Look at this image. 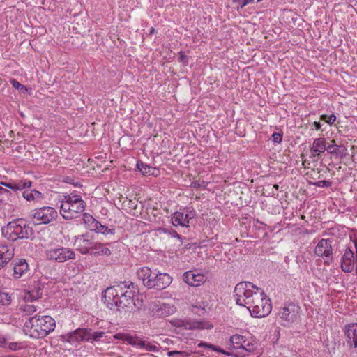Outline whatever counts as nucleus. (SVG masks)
<instances>
[{
  "label": "nucleus",
  "mask_w": 357,
  "mask_h": 357,
  "mask_svg": "<svg viewBox=\"0 0 357 357\" xmlns=\"http://www.w3.org/2000/svg\"><path fill=\"white\" fill-rule=\"evenodd\" d=\"M274 188H275L276 190H278V185H277V184L274 185Z\"/></svg>",
  "instance_id": "obj_59"
},
{
  "label": "nucleus",
  "mask_w": 357,
  "mask_h": 357,
  "mask_svg": "<svg viewBox=\"0 0 357 357\" xmlns=\"http://www.w3.org/2000/svg\"><path fill=\"white\" fill-rule=\"evenodd\" d=\"M91 253L98 255L109 256L111 255V250L105 244L99 242H94Z\"/></svg>",
  "instance_id": "obj_25"
},
{
  "label": "nucleus",
  "mask_w": 357,
  "mask_h": 357,
  "mask_svg": "<svg viewBox=\"0 0 357 357\" xmlns=\"http://www.w3.org/2000/svg\"><path fill=\"white\" fill-rule=\"evenodd\" d=\"M137 276L148 289L162 290L169 287L172 282V278L169 274L153 271L149 267L139 268L137 271Z\"/></svg>",
  "instance_id": "obj_3"
},
{
  "label": "nucleus",
  "mask_w": 357,
  "mask_h": 357,
  "mask_svg": "<svg viewBox=\"0 0 357 357\" xmlns=\"http://www.w3.org/2000/svg\"><path fill=\"white\" fill-rule=\"evenodd\" d=\"M332 241L330 239H321L314 248V253L324 260V264L330 265L333 261V254Z\"/></svg>",
  "instance_id": "obj_12"
},
{
  "label": "nucleus",
  "mask_w": 357,
  "mask_h": 357,
  "mask_svg": "<svg viewBox=\"0 0 357 357\" xmlns=\"http://www.w3.org/2000/svg\"><path fill=\"white\" fill-rule=\"evenodd\" d=\"M251 315L255 317H265L271 312V300L261 289L257 288L252 298L246 303Z\"/></svg>",
  "instance_id": "obj_5"
},
{
  "label": "nucleus",
  "mask_w": 357,
  "mask_h": 357,
  "mask_svg": "<svg viewBox=\"0 0 357 357\" xmlns=\"http://www.w3.org/2000/svg\"><path fill=\"white\" fill-rule=\"evenodd\" d=\"M272 139L273 141L275 142V143H280L282 142V135L280 134V133H278V132H274L273 135H272Z\"/></svg>",
  "instance_id": "obj_46"
},
{
  "label": "nucleus",
  "mask_w": 357,
  "mask_h": 357,
  "mask_svg": "<svg viewBox=\"0 0 357 357\" xmlns=\"http://www.w3.org/2000/svg\"><path fill=\"white\" fill-rule=\"evenodd\" d=\"M144 346L142 348H144L148 351H158V347L155 345L151 344L149 342L144 341Z\"/></svg>",
  "instance_id": "obj_41"
},
{
  "label": "nucleus",
  "mask_w": 357,
  "mask_h": 357,
  "mask_svg": "<svg viewBox=\"0 0 357 357\" xmlns=\"http://www.w3.org/2000/svg\"><path fill=\"white\" fill-rule=\"evenodd\" d=\"M6 346V341L3 337H0V347H5Z\"/></svg>",
  "instance_id": "obj_53"
},
{
  "label": "nucleus",
  "mask_w": 357,
  "mask_h": 357,
  "mask_svg": "<svg viewBox=\"0 0 357 357\" xmlns=\"http://www.w3.org/2000/svg\"><path fill=\"white\" fill-rule=\"evenodd\" d=\"M245 337L241 335H234L229 340V349H241L245 343Z\"/></svg>",
  "instance_id": "obj_28"
},
{
  "label": "nucleus",
  "mask_w": 357,
  "mask_h": 357,
  "mask_svg": "<svg viewBox=\"0 0 357 357\" xmlns=\"http://www.w3.org/2000/svg\"><path fill=\"white\" fill-rule=\"evenodd\" d=\"M88 234L79 235L75 237V245L77 249L83 255L91 252L95 241L88 238Z\"/></svg>",
  "instance_id": "obj_17"
},
{
  "label": "nucleus",
  "mask_w": 357,
  "mask_h": 357,
  "mask_svg": "<svg viewBox=\"0 0 357 357\" xmlns=\"http://www.w3.org/2000/svg\"><path fill=\"white\" fill-rule=\"evenodd\" d=\"M114 338L116 340H122L123 342H126L128 344L132 345L133 343L135 336H132L128 333H118L114 335Z\"/></svg>",
  "instance_id": "obj_31"
},
{
  "label": "nucleus",
  "mask_w": 357,
  "mask_h": 357,
  "mask_svg": "<svg viewBox=\"0 0 357 357\" xmlns=\"http://www.w3.org/2000/svg\"><path fill=\"white\" fill-rule=\"evenodd\" d=\"M120 284H121V293L119 294L120 301L118 304V310H120L121 308L123 309L124 307L132 305L133 303V297L135 296V291L130 288V287L132 286V288L134 289V283L131 282L129 285H127L125 283H121Z\"/></svg>",
  "instance_id": "obj_13"
},
{
  "label": "nucleus",
  "mask_w": 357,
  "mask_h": 357,
  "mask_svg": "<svg viewBox=\"0 0 357 357\" xmlns=\"http://www.w3.org/2000/svg\"><path fill=\"white\" fill-rule=\"evenodd\" d=\"M169 234H171V236L172 237H175V238H177L178 239L181 238V235H179L175 230H172L171 231H169Z\"/></svg>",
  "instance_id": "obj_51"
},
{
  "label": "nucleus",
  "mask_w": 357,
  "mask_h": 357,
  "mask_svg": "<svg viewBox=\"0 0 357 357\" xmlns=\"http://www.w3.org/2000/svg\"><path fill=\"white\" fill-rule=\"evenodd\" d=\"M2 190L6 191V192L0 193V197L5 199L6 200V204L7 202H8L10 200V196L11 193L8 190L4 189L3 188H2Z\"/></svg>",
  "instance_id": "obj_48"
},
{
  "label": "nucleus",
  "mask_w": 357,
  "mask_h": 357,
  "mask_svg": "<svg viewBox=\"0 0 357 357\" xmlns=\"http://www.w3.org/2000/svg\"><path fill=\"white\" fill-rule=\"evenodd\" d=\"M257 289V287L249 282H241L236 284L234 288V296L236 297V303L240 306L248 307V301H250L253 297L255 291L250 288Z\"/></svg>",
  "instance_id": "obj_8"
},
{
  "label": "nucleus",
  "mask_w": 357,
  "mask_h": 357,
  "mask_svg": "<svg viewBox=\"0 0 357 357\" xmlns=\"http://www.w3.org/2000/svg\"><path fill=\"white\" fill-rule=\"evenodd\" d=\"M356 262V256H354V252L349 247L347 248L341 257V269L344 273H351L354 270Z\"/></svg>",
  "instance_id": "obj_14"
},
{
  "label": "nucleus",
  "mask_w": 357,
  "mask_h": 357,
  "mask_svg": "<svg viewBox=\"0 0 357 357\" xmlns=\"http://www.w3.org/2000/svg\"><path fill=\"white\" fill-rule=\"evenodd\" d=\"M10 82H11L13 86L15 89H16L21 90V89H25V86H24L23 84H20L16 79H12L10 81Z\"/></svg>",
  "instance_id": "obj_47"
},
{
  "label": "nucleus",
  "mask_w": 357,
  "mask_h": 357,
  "mask_svg": "<svg viewBox=\"0 0 357 357\" xmlns=\"http://www.w3.org/2000/svg\"><path fill=\"white\" fill-rule=\"evenodd\" d=\"M321 120L324 121L329 125H332L335 121L336 116L334 114H331L329 116L326 114H323L321 116Z\"/></svg>",
  "instance_id": "obj_37"
},
{
  "label": "nucleus",
  "mask_w": 357,
  "mask_h": 357,
  "mask_svg": "<svg viewBox=\"0 0 357 357\" xmlns=\"http://www.w3.org/2000/svg\"><path fill=\"white\" fill-rule=\"evenodd\" d=\"M100 225V222L95 219L94 222L91 223V225H89L87 227L91 231H94L97 232Z\"/></svg>",
  "instance_id": "obj_45"
},
{
  "label": "nucleus",
  "mask_w": 357,
  "mask_h": 357,
  "mask_svg": "<svg viewBox=\"0 0 357 357\" xmlns=\"http://www.w3.org/2000/svg\"><path fill=\"white\" fill-rule=\"evenodd\" d=\"M4 192H6V191H4V190H2V188H1V187H0V193H4ZM6 200L5 199H3V198H1V197H0V207H1L3 204H6Z\"/></svg>",
  "instance_id": "obj_52"
},
{
  "label": "nucleus",
  "mask_w": 357,
  "mask_h": 357,
  "mask_svg": "<svg viewBox=\"0 0 357 357\" xmlns=\"http://www.w3.org/2000/svg\"><path fill=\"white\" fill-rule=\"evenodd\" d=\"M137 169L142 172V174L144 176H150V175H154L156 176L158 169L151 167L142 161H138L137 163Z\"/></svg>",
  "instance_id": "obj_26"
},
{
  "label": "nucleus",
  "mask_w": 357,
  "mask_h": 357,
  "mask_svg": "<svg viewBox=\"0 0 357 357\" xmlns=\"http://www.w3.org/2000/svg\"><path fill=\"white\" fill-rule=\"evenodd\" d=\"M326 141L325 138L319 137L314 140L312 146L322 153L326 151Z\"/></svg>",
  "instance_id": "obj_29"
},
{
  "label": "nucleus",
  "mask_w": 357,
  "mask_h": 357,
  "mask_svg": "<svg viewBox=\"0 0 357 357\" xmlns=\"http://www.w3.org/2000/svg\"><path fill=\"white\" fill-rule=\"evenodd\" d=\"M1 234L5 238L12 242L19 239H32L34 236L33 228L22 218L13 220L3 226Z\"/></svg>",
  "instance_id": "obj_2"
},
{
  "label": "nucleus",
  "mask_w": 357,
  "mask_h": 357,
  "mask_svg": "<svg viewBox=\"0 0 357 357\" xmlns=\"http://www.w3.org/2000/svg\"><path fill=\"white\" fill-rule=\"evenodd\" d=\"M171 323L175 327L183 328L185 330L211 328L213 327L212 325L206 324L199 321L174 319Z\"/></svg>",
  "instance_id": "obj_15"
},
{
  "label": "nucleus",
  "mask_w": 357,
  "mask_h": 357,
  "mask_svg": "<svg viewBox=\"0 0 357 357\" xmlns=\"http://www.w3.org/2000/svg\"><path fill=\"white\" fill-rule=\"evenodd\" d=\"M150 310L153 316L158 317H167L174 313L176 308L169 304L160 302H153L151 304Z\"/></svg>",
  "instance_id": "obj_16"
},
{
  "label": "nucleus",
  "mask_w": 357,
  "mask_h": 357,
  "mask_svg": "<svg viewBox=\"0 0 357 357\" xmlns=\"http://www.w3.org/2000/svg\"><path fill=\"white\" fill-rule=\"evenodd\" d=\"M182 212H184V217L185 220L189 222L196 215V213L192 207H185L183 209Z\"/></svg>",
  "instance_id": "obj_34"
},
{
  "label": "nucleus",
  "mask_w": 357,
  "mask_h": 357,
  "mask_svg": "<svg viewBox=\"0 0 357 357\" xmlns=\"http://www.w3.org/2000/svg\"><path fill=\"white\" fill-rule=\"evenodd\" d=\"M11 303V296L6 292L0 290V304L3 305H8Z\"/></svg>",
  "instance_id": "obj_35"
},
{
  "label": "nucleus",
  "mask_w": 357,
  "mask_h": 357,
  "mask_svg": "<svg viewBox=\"0 0 357 357\" xmlns=\"http://www.w3.org/2000/svg\"><path fill=\"white\" fill-rule=\"evenodd\" d=\"M1 184L15 192L24 190L22 192V197L32 204H40L45 198L44 195L40 191L31 189V182L29 181L20 180L8 183L1 182Z\"/></svg>",
  "instance_id": "obj_6"
},
{
  "label": "nucleus",
  "mask_w": 357,
  "mask_h": 357,
  "mask_svg": "<svg viewBox=\"0 0 357 357\" xmlns=\"http://www.w3.org/2000/svg\"><path fill=\"white\" fill-rule=\"evenodd\" d=\"M193 307H196V308H198V309H201L202 311H204V312H205L204 307H202V304H200V303H198L197 305H193Z\"/></svg>",
  "instance_id": "obj_56"
},
{
  "label": "nucleus",
  "mask_w": 357,
  "mask_h": 357,
  "mask_svg": "<svg viewBox=\"0 0 357 357\" xmlns=\"http://www.w3.org/2000/svg\"><path fill=\"white\" fill-rule=\"evenodd\" d=\"M31 217L36 225L49 224L57 218V211L52 207L43 206L31 211Z\"/></svg>",
  "instance_id": "obj_9"
},
{
  "label": "nucleus",
  "mask_w": 357,
  "mask_h": 357,
  "mask_svg": "<svg viewBox=\"0 0 357 357\" xmlns=\"http://www.w3.org/2000/svg\"><path fill=\"white\" fill-rule=\"evenodd\" d=\"M257 349V344L255 340L248 341L245 339V343H243V346L241 349L248 351L253 352Z\"/></svg>",
  "instance_id": "obj_32"
},
{
  "label": "nucleus",
  "mask_w": 357,
  "mask_h": 357,
  "mask_svg": "<svg viewBox=\"0 0 357 357\" xmlns=\"http://www.w3.org/2000/svg\"><path fill=\"white\" fill-rule=\"evenodd\" d=\"M132 345L137 348H142L145 344L144 341L142 340L139 337L135 336Z\"/></svg>",
  "instance_id": "obj_40"
},
{
  "label": "nucleus",
  "mask_w": 357,
  "mask_h": 357,
  "mask_svg": "<svg viewBox=\"0 0 357 357\" xmlns=\"http://www.w3.org/2000/svg\"><path fill=\"white\" fill-rule=\"evenodd\" d=\"M354 245H355V248H356V249L357 250V241H354Z\"/></svg>",
  "instance_id": "obj_58"
},
{
  "label": "nucleus",
  "mask_w": 357,
  "mask_h": 357,
  "mask_svg": "<svg viewBox=\"0 0 357 357\" xmlns=\"http://www.w3.org/2000/svg\"><path fill=\"white\" fill-rule=\"evenodd\" d=\"M13 276L20 278L24 275L29 271V265L24 259L13 261Z\"/></svg>",
  "instance_id": "obj_22"
},
{
  "label": "nucleus",
  "mask_w": 357,
  "mask_h": 357,
  "mask_svg": "<svg viewBox=\"0 0 357 357\" xmlns=\"http://www.w3.org/2000/svg\"><path fill=\"white\" fill-rule=\"evenodd\" d=\"M86 328H77L70 333L61 335V340L70 344L85 341Z\"/></svg>",
  "instance_id": "obj_19"
},
{
  "label": "nucleus",
  "mask_w": 357,
  "mask_h": 357,
  "mask_svg": "<svg viewBox=\"0 0 357 357\" xmlns=\"http://www.w3.org/2000/svg\"><path fill=\"white\" fill-rule=\"evenodd\" d=\"M310 153H311V157L312 158H314V157H321V152H319L318 151L317 149H316L315 148H314L312 146V147L310 148Z\"/></svg>",
  "instance_id": "obj_49"
},
{
  "label": "nucleus",
  "mask_w": 357,
  "mask_h": 357,
  "mask_svg": "<svg viewBox=\"0 0 357 357\" xmlns=\"http://www.w3.org/2000/svg\"><path fill=\"white\" fill-rule=\"evenodd\" d=\"M8 347L13 351H17L23 348L22 344L19 342H9Z\"/></svg>",
  "instance_id": "obj_42"
},
{
  "label": "nucleus",
  "mask_w": 357,
  "mask_h": 357,
  "mask_svg": "<svg viewBox=\"0 0 357 357\" xmlns=\"http://www.w3.org/2000/svg\"><path fill=\"white\" fill-rule=\"evenodd\" d=\"M313 125L317 130H319L321 128V124L319 122L314 121Z\"/></svg>",
  "instance_id": "obj_54"
},
{
  "label": "nucleus",
  "mask_w": 357,
  "mask_h": 357,
  "mask_svg": "<svg viewBox=\"0 0 357 357\" xmlns=\"http://www.w3.org/2000/svg\"><path fill=\"white\" fill-rule=\"evenodd\" d=\"M206 279L204 274L197 273L195 271H188L183 274V280L192 287H199L205 282Z\"/></svg>",
  "instance_id": "obj_18"
},
{
  "label": "nucleus",
  "mask_w": 357,
  "mask_h": 357,
  "mask_svg": "<svg viewBox=\"0 0 357 357\" xmlns=\"http://www.w3.org/2000/svg\"><path fill=\"white\" fill-rule=\"evenodd\" d=\"M94 220L95 218L90 214L86 213H83V222L86 227L94 222Z\"/></svg>",
  "instance_id": "obj_39"
},
{
  "label": "nucleus",
  "mask_w": 357,
  "mask_h": 357,
  "mask_svg": "<svg viewBox=\"0 0 357 357\" xmlns=\"http://www.w3.org/2000/svg\"><path fill=\"white\" fill-rule=\"evenodd\" d=\"M344 151H346V149L344 146L337 145L334 139H332L331 144L326 146V151L335 158H342L344 155Z\"/></svg>",
  "instance_id": "obj_23"
},
{
  "label": "nucleus",
  "mask_w": 357,
  "mask_h": 357,
  "mask_svg": "<svg viewBox=\"0 0 357 357\" xmlns=\"http://www.w3.org/2000/svg\"><path fill=\"white\" fill-rule=\"evenodd\" d=\"M104 331H93L91 329L86 328L85 341L92 342H98L105 335Z\"/></svg>",
  "instance_id": "obj_27"
},
{
  "label": "nucleus",
  "mask_w": 357,
  "mask_h": 357,
  "mask_svg": "<svg viewBox=\"0 0 357 357\" xmlns=\"http://www.w3.org/2000/svg\"><path fill=\"white\" fill-rule=\"evenodd\" d=\"M155 33V29L154 28H151L149 31V34H153Z\"/></svg>",
  "instance_id": "obj_57"
},
{
  "label": "nucleus",
  "mask_w": 357,
  "mask_h": 357,
  "mask_svg": "<svg viewBox=\"0 0 357 357\" xmlns=\"http://www.w3.org/2000/svg\"><path fill=\"white\" fill-rule=\"evenodd\" d=\"M86 203L78 195L70 194L64 197L60 206V213L66 220L79 216L85 210Z\"/></svg>",
  "instance_id": "obj_4"
},
{
  "label": "nucleus",
  "mask_w": 357,
  "mask_h": 357,
  "mask_svg": "<svg viewBox=\"0 0 357 357\" xmlns=\"http://www.w3.org/2000/svg\"><path fill=\"white\" fill-rule=\"evenodd\" d=\"M56 327L54 319L50 316H33L24 324L23 331L32 338H43Z\"/></svg>",
  "instance_id": "obj_1"
},
{
  "label": "nucleus",
  "mask_w": 357,
  "mask_h": 357,
  "mask_svg": "<svg viewBox=\"0 0 357 357\" xmlns=\"http://www.w3.org/2000/svg\"><path fill=\"white\" fill-rule=\"evenodd\" d=\"M14 256V248L7 245H0V269L3 268Z\"/></svg>",
  "instance_id": "obj_21"
},
{
  "label": "nucleus",
  "mask_w": 357,
  "mask_h": 357,
  "mask_svg": "<svg viewBox=\"0 0 357 357\" xmlns=\"http://www.w3.org/2000/svg\"><path fill=\"white\" fill-rule=\"evenodd\" d=\"M313 185L319 188H329L332 185V182L329 181L322 180L314 182L312 183Z\"/></svg>",
  "instance_id": "obj_38"
},
{
  "label": "nucleus",
  "mask_w": 357,
  "mask_h": 357,
  "mask_svg": "<svg viewBox=\"0 0 357 357\" xmlns=\"http://www.w3.org/2000/svg\"><path fill=\"white\" fill-rule=\"evenodd\" d=\"M121 293V284L114 285L107 288L103 294L104 303L107 307L113 310L119 309V301H120L119 294Z\"/></svg>",
  "instance_id": "obj_11"
},
{
  "label": "nucleus",
  "mask_w": 357,
  "mask_h": 357,
  "mask_svg": "<svg viewBox=\"0 0 357 357\" xmlns=\"http://www.w3.org/2000/svg\"><path fill=\"white\" fill-rule=\"evenodd\" d=\"M45 256L49 260H54L59 263L65 262L75 258V252L65 247H57L45 250Z\"/></svg>",
  "instance_id": "obj_10"
},
{
  "label": "nucleus",
  "mask_w": 357,
  "mask_h": 357,
  "mask_svg": "<svg viewBox=\"0 0 357 357\" xmlns=\"http://www.w3.org/2000/svg\"><path fill=\"white\" fill-rule=\"evenodd\" d=\"M185 351H171L167 353V355L169 357H174V356H179V357H184L185 356Z\"/></svg>",
  "instance_id": "obj_44"
},
{
  "label": "nucleus",
  "mask_w": 357,
  "mask_h": 357,
  "mask_svg": "<svg viewBox=\"0 0 357 357\" xmlns=\"http://www.w3.org/2000/svg\"><path fill=\"white\" fill-rule=\"evenodd\" d=\"M20 310L24 315H31L36 311V307L34 305L26 303L20 307Z\"/></svg>",
  "instance_id": "obj_33"
},
{
  "label": "nucleus",
  "mask_w": 357,
  "mask_h": 357,
  "mask_svg": "<svg viewBox=\"0 0 357 357\" xmlns=\"http://www.w3.org/2000/svg\"><path fill=\"white\" fill-rule=\"evenodd\" d=\"M198 347H204L209 348V349H211L212 350H213L215 351H217V352H219V353H222V354H225V355H227L228 356H234V354L232 352L225 351L222 349L218 348V347H216L215 345H213L212 344H208V343L201 342L198 344ZM235 356H236V355H235Z\"/></svg>",
  "instance_id": "obj_30"
},
{
  "label": "nucleus",
  "mask_w": 357,
  "mask_h": 357,
  "mask_svg": "<svg viewBox=\"0 0 357 357\" xmlns=\"http://www.w3.org/2000/svg\"><path fill=\"white\" fill-rule=\"evenodd\" d=\"M344 334L347 337V342L350 347H357V324L351 323L344 327Z\"/></svg>",
  "instance_id": "obj_20"
},
{
  "label": "nucleus",
  "mask_w": 357,
  "mask_h": 357,
  "mask_svg": "<svg viewBox=\"0 0 357 357\" xmlns=\"http://www.w3.org/2000/svg\"><path fill=\"white\" fill-rule=\"evenodd\" d=\"M97 233H101L102 234H114L115 233V229H109L107 226L100 224L98 229Z\"/></svg>",
  "instance_id": "obj_36"
},
{
  "label": "nucleus",
  "mask_w": 357,
  "mask_h": 357,
  "mask_svg": "<svg viewBox=\"0 0 357 357\" xmlns=\"http://www.w3.org/2000/svg\"><path fill=\"white\" fill-rule=\"evenodd\" d=\"M261 0H257V1H261Z\"/></svg>",
  "instance_id": "obj_61"
},
{
  "label": "nucleus",
  "mask_w": 357,
  "mask_h": 357,
  "mask_svg": "<svg viewBox=\"0 0 357 357\" xmlns=\"http://www.w3.org/2000/svg\"><path fill=\"white\" fill-rule=\"evenodd\" d=\"M178 60L179 62L183 63L184 66H187L188 64V57L183 52H179V58Z\"/></svg>",
  "instance_id": "obj_43"
},
{
  "label": "nucleus",
  "mask_w": 357,
  "mask_h": 357,
  "mask_svg": "<svg viewBox=\"0 0 357 357\" xmlns=\"http://www.w3.org/2000/svg\"><path fill=\"white\" fill-rule=\"evenodd\" d=\"M172 222L174 226H182L188 227L189 221H187L184 217V212L176 211L172 215Z\"/></svg>",
  "instance_id": "obj_24"
},
{
  "label": "nucleus",
  "mask_w": 357,
  "mask_h": 357,
  "mask_svg": "<svg viewBox=\"0 0 357 357\" xmlns=\"http://www.w3.org/2000/svg\"><path fill=\"white\" fill-rule=\"evenodd\" d=\"M239 2L241 8H243L247 4L252 2L254 0H237Z\"/></svg>",
  "instance_id": "obj_50"
},
{
  "label": "nucleus",
  "mask_w": 357,
  "mask_h": 357,
  "mask_svg": "<svg viewBox=\"0 0 357 357\" xmlns=\"http://www.w3.org/2000/svg\"><path fill=\"white\" fill-rule=\"evenodd\" d=\"M74 185H75V186L79 185L78 184V183H75Z\"/></svg>",
  "instance_id": "obj_60"
},
{
  "label": "nucleus",
  "mask_w": 357,
  "mask_h": 357,
  "mask_svg": "<svg viewBox=\"0 0 357 357\" xmlns=\"http://www.w3.org/2000/svg\"><path fill=\"white\" fill-rule=\"evenodd\" d=\"M191 185H192V187L195 188H200V184L197 181L192 182Z\"/></svg>",
  "instance_id": "obj_55"
},
{
  "label": "nucleus",
  "mask_w": 357,
  "mask_h": 357,
  "mask_svg": "<svg viewBox=\"0 0 357 357\" xmlns=\"http://www.w3.org/2000/svg\"><path fill=\"white\" fill-rule=\"evenodd\" d=\"M301 307L294 303H289L284 305L278 312V321L284 327H290L300 317Z\"/></svg>",
  "instance_id": "obj_7"
}]
</instances>
